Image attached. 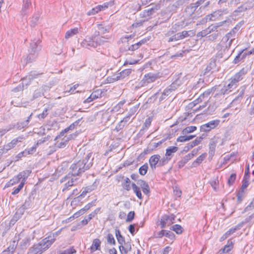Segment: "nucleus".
<instances>
[{"mask_svg": "<svg viewBox=\"0 0 254 254\" xmlns=\"http://www.w3.org/2000/svg\"><path fill=\"white\" fill-rule=\"evenodd\" d=\"M137 184L141 187L143 192L145 194H148L150 192V188L148 184L142 180H139Z\"/></svg>", "mask_w": 254, "mask_h": 254, "instance_id": "4be33fe9", "label": "nucleus"}, {"mask_svg": "<svg viewBox=\"0 0 254 254\" xmlns=\"http://www.w3.org/2000/svg\"><path fill=\"white\" fill-rule=\"evenodd\" d=\"M251 54L252 52H248L246 49L240 51L238 55L236 56L233 62V63L234 64H237L241 62H243L247 56Z\"/></svg>", "mask_w": 254, "mask_h": 254, "instance_id": "ddd939ff", "label": "nucleus"}, {"mask_svg": "<svg viewBox=\"0 0 254 254\" xmlns=\"http://www.w3.org/2000/svg\"><path fill=\"white\" fill-rule=\"evenodd\" d=\"M202 137L196 138L194 140L188 144V149H191L196 145H198L202 140Z\"/></svg>", "mask_w": 254, "mask_h": 254, "instance_id": "09e8293b", "label": "nucleus"}, {"mask_svg": "<svg viewBox=\"0 0 254 254\" xmlns=\"http://www.w3.org/2000/svg\"><path fill=\"white\" fill-rule=\"evenodd\" d=\"M95 34L92 36H86L85 38L81 43V46L90 49L91 48H96L95 43Z\"/></svg>", "mask_w": 254, "mask_h": 254, "instance_id": "9b49d317", "label": "nucleus"}, {"mask_svg": "<svg viewBox=\"0 0 254 254\" xmlns=\"http://www.w3.org/2000/svg\"><path fill=\"white\" fill-rule=\"evenodd\" d=\"M170 160L169 158H168L167 156L163 157V158H160L159 161V166H163L164 165L168 163V162Z\"/></svg>", "mask_w": 254, "mask_h": 254, "instance_id": "69168bd1", "label": "nucleus"}, {"mask_svg": "<svg viewBox=\"0 0 254 254\" xmlns=\"http://www.w3.org/2000/svg\"><path fill=\"white\" fill-rule=\"evenodd\" d=\"M100 211V208L96 209L94 212H92L87 216L85 217V218L82 220L81 222H88L90 221L91 219L94 217L95 215Z\"/></svg>", "mask_w": 254, "mask_h": 254, "instance_id": "de8ad7c7", "label": "nucleus"}, {"mask_svg": "<svg viewBox=\"0 0 254 254\" xmlns=\"http://www.w3.org/2000/svg\"><path fill=\"white\" fill-rule=\"evenodd\" d=\"M196 129V127L195 126H189L184 128L182 131V133L183 134H185L187 133L192 132Z\"/></svg>", "mask_w": 254, "mask_h": 254, "instance_id": "5fc2aeb1", "label": "nucleus"}, {"mask_svg": "<svg viewBox=\"0 0 254 254\" xmlns=\"http://www.w3.org/2000/svg\"><path fill=\"white\" fill-rule=\"evenodd\" d=\"M133 192L135 193L136 196L140 199H142V194L140 189L133 183L131 184Z\"/></svg>", "mask_w": 254, "mask_h": 254, "instance_id": "a18cd8bd", "label": "nucleus"}, {"mask_svg": "<svg viewBox=\"0 0 254 254\" xmlns=\"http://www.w3.org/2000/svg\"><path fill=\"white\" fill-rule=\"evenodd\" d=\"M29 125L28 120L18 122L14 124H11L8 126L9 127H12L11 129L16 128L17 130H21L27 127Z\"/></svg>", "mask_w": 254, "mask_h": 254, "instance_id": "aec40b11", "label": "nucleus"}, {"mask_svg": "<svg viewBox=\"0 0 254 254\" xmlns=\"http://www.w3.org/2000/svg\"><path fill=\"white\" fill-rule=\"evenodd\" d=\"M101 91L97 90L92 93L90 96L85 100V103H90L93 100L99 98L101 96Z\"/></svg>", "mask_w": 254, "mask_h": 254, "instance_id": "cd10ccee", "label": "nucleus"}, {"mask_svg": "<svg viewBox=\"0 0 254 254\" xmlns=\"http://www.w3.org/2000/svg\"><path fill=\"white\" fill-rule=\"evenodd\" d=\"M119 249L121 254H127L131 250V244L129 242H124L123 245L119 246Z\"/></svg>", "mask_w": 254, "mask_h": 254, "instance_id": "412c9836", "label": "nucleus"}, {"mask_svg": "<svg viewBox=\"0 0 254 254\" xmlns=\"http://www.w3.org/2000/svg\"><path fill=\"white\" fill-rule=\"evenodd\" d=\"M131 72V69H126L119 73L114 74L111 77H108V81L109 82H113L121 79H123L129 75Z\"/></svg>", "mask_w": 254, "mask_h": 254, "instance_id": "9d476101", "label": "nucleus"}, {"mask_svg": "<svg viewBox=\"0 0 254 254\" xmlns=\"http://www.w3.org/2000/svg\"><path fill=\"white\" fill-rule=\"evenodd\" d=\"M249 184V182H247V181H243L241 188L237 193L238 201L239 202H241L242 201L243 197L245 196V190L248 187Z\"/></svg>", "mask_w": 254, "mask_h": 254, "instance_id": "a211bd4d", "label": "nucleus"}, {"mask_svg": "<svg viewBox=\"0 0 254 254\" xmlns=\"http://www.w3.org/2000/svg\"><path fill=\"white\" fill-rule=\"evenodd\" d=\"M78 32L79 29L77 27L70 29L65 33V38L66 39H69L78 34Z\"/></svg>", "mask_w": 254, "mask_h": 254, "instance_id": "2f4dec72", "label": "nucleus"}, {"mask_svg": "<svg viewBox=\"0 0 254 254\" xmlns=\"http://www.w3.org/2000/svg\"><path fill=\"white\" fill-rule=\"evenodd\" d=\"M178 150V147L174 146H170L166 150L165 156L171 160L173 156L174 153L176 152Z\"/></svg>", "mask_w": 254, "mask_h": 254, "instance_id": "bb28decb", "label": "nucleus"}, {"mask_svg": "<svg viewBox=\"0 0 254 254\" xmlns=\"http://www.w3.org/2000/svg\"><path fill=\"white\" fill-rule=\"evenodd\" d=\"M40 43V40L39 39L32 41L29 50V54L24 60V62L26 64L32 63L36 60L39 51L41 50V46Z\"/></svg>", "mask_w": 254, "mask_h": 254, "instance_id": "7ed1b4c3", "label": "nucleus"}, {"mask_svg": "<svg viewBox=\"0 0 254 254\" xmlns=\"http://www.w3.org/2000/svg\"><path fill=\"white\" fill-rule=\"evenodd\" d=\"M176 216L173 214L165 215L160 222H173L176 221Z\"/></svg>", "mask_w": 254, "mask_h": 254, "instance_id": "72a5a7b5", "label": "nucleus"}, {"mask_svg": "<svg viewBox=\"0 0 254 254\" xmlns=\"http://www.w3.org/2000/svg\"><path fill=\"white\" fill-rule=\"evenodd\" d=\"M155 11V9L154 8H147L144 11V14L145 16H149L153 14Z\"/></svg>", "mask_w": 254, "mask_h": 254, "instance_id": "680f3d73", "label": "nucleus"}, {"mask_svg": "<svg viewBox=\"0 0 254 254\" xmlns=\"http://www.w3.org/2000/svg\"><path fill=\"white\" fill-rule=\"evenodd\" d=\"M31 172V171L26 170L19 173L18 175L21 179V182H24V184H25L26 180L28 178Z\"/></svg>", "mask_w": 254, "mask_h": 254, "instance_id": "58836bf2", "label": "nucleus"}, {"mask_svg": "<svg viewBox=\"0 0 254 254\" xmlns=\"http://www.w3.org/2000/svg\"><path fill=\"white\" fill-rule=\"evenodd\" d=\"M250 70V67L246 66L245 68H243L238 72L236 73L233 76L231 77V79L237 85H238L239 82L241 81L244 75Z\"/></svg>", "mask_w": 254, "mask_h": 254, "instance_id": "f8f14e48", "label": "nucleus"}, {"mask_svg": "<svg viewBox=\"0 0 254 254\" xmlns=\"http://www.w3.org/2000/svg\"><path fill=\"white\" fill-rule=\"evenodd\" d=\"M49 88L48 86H45L35 90L33 93V98L34 99H36L42 96V95H44V92L48 90Z\"/></svg>", "mask_w": 254, "mask_h": 254, "instance_id": "5701e85b", "label": "nucleus"}, {"mask_svg": "<svg viewBox=\"0 0 254 254\" xmlns=\"http://www.w3.org/2000/svg\"><path fill=\"white\" fill-rule=\"evenodd\" d=\"M21 179L20 178V176L19 177L18 174L14 177L12 179H11L7 184L6 186L7 187H11L14 184H17L19 182L21 183Z\"/></svg>", "mask_w": 254, "mask_h": 254, "instance_id": "ea45409f", "label": "nucleus"}, {"mask_svg": "<svg viewBox=\"0 0 254 254\" xmlns=\"http://www.w3.org/2000/svg\"><path fill=\"white\" fill-rule=\"evenodd\" d=\"M39 74L36 73L35 72H31L30 73L22 79L21 85H19L16 88L13 89L14 92H17L20 90H22L24 86H27L30 83L31 81L35 78H37Z\"/></svg>", "mask_w": 254, "mask_h": 254, "instance_id": "39448f33", "label": "nucleus"}, {"mask_svg": "<svg viewBox=\"0 0 254 254\" xmlns=\"http://www.w3.org/2000/svg\"><path fill=\"white\" fill-rule=\"evenodd\" d=\"M100 241L96 239H94L93 241L92 245L90 247V250L92 252H95L96 250H100Z\"/></svg>", "mask_w": 254, "mask_h": 254, "instance_id": "e433bc0d", "label": "nucleus"}, {"mask_svg": "<svg viewBox=\"0 0 254 254\" xmlns=\"http://www.w3.org/2000/svg\"><path fill=\"white\" fill-rule=\"evenodd\" d=\"M76 253V251L73 248H70V249H66L63 251H60L59 253L60 254H73Z\"/></svg>", "mask_w": 254, "mask_h": 254, "instance_id": "e2e57ef3", "label": "nucleus"}, {"mask_svg": "<svg viewBox=\"0 0 254 254\" xmlns=\"http://www.w3.org/2000/svg\"><path fill=\"white\" fill-rule=\"evenodd\" d=\"M232 248V244L231 243L230 244L226 245L225 246L223 249L220 250V252H223L224 254H229V252Z\"/></svg>", "mask_w": 254, "mask_h": 254, "instance_id": "6e6d98bb", "label": "nucleus"}, {"mask_svg": "<svg viewBox=\"0 0 254 254\" xmlns=\"http://www.w3.org/2000/svg\"><path fill=\"white\" fill-rule=\"evenodd\" d=\"M116 235L117 237V239L118 240V242L121 245H123V243H124L125 240L124 238L123 237V236L121 235L120 232L118 230H116Z\"/></svg>", "mask_w": 254, "mask_h": 254, "instance_id": "bf43d9fd", "label": "nucleus"}, {"mask_svg": "<svg viewBox=\"0 0 254 254\" xmlns=\"http://www.w3.org/2000/svg\"><path fill=\"white\" fill-rule=\"evenodd\" d=\"M228 13V11L227 9H224L223 10L219 9L218 10L214 12L213 13H211L210 15H208L209 16V20L211 21H214L215 20V17L221 16L224 14H227Z\"/></svg>", "mask_w": 254, "mask_h": 254, "instance_id": "b1692460", "label": "nucleus"}, {"mask_svg": "<svg viewBox=\"0 0 254 254\" xmlns=\"http://www.w3.org/2000/svg\"><path fill=\"white\" fill-rule=\"evenodd\" d=\"M24 139L23 135H20L13 139L10 142L5 144L2 148L0 149V155H1L14 148L18 142H21Z\"/></svg>", "mask_w": 254, "mask_h": 254, "instance_id": "423d86ee", "label": "nucleus"}, {"mask_svg": "<svg viewBox=\"0 0 254 254\" xmlns=\"http://www.w3.org/2000/svg\"><path fill=\"white\" fill-rule=\"evenodd\" d=\"M170 230L175 231L177 234H180L183 232V228L178 224H175L171 226L169 228Z\"/></svg>", "mask_w": 254, "mask_h": 254, "instance_id": "c03bdc74", "label": "nucleus"}, {"mask_svg": "<svg viewBox=\"0 0 254 254\" xmlns=\"http://www.w3.org/2000/svg\"><path fill=\"white\" fill-rule=\"evenodd\" d=\"M94 183L92 185L87 186L85 188H83L82 193L80 194L79 196L84 197L87 193H89L92 190H94L96 188V186Z\"/></svg>", "mask_w": 254, "mask_h": 254, "instance_id": "c756f323", "label": "nucleus"}, {"mask_svg": "<svg viewBox=\"0 0 254 254\" xmlns=\"http://www.w3.org/2000/svg\"><path fill=\"white\" fill-rule=\"evenodd\" d=\"M134 37V35L130 34V35H126L123 37H122L121 38V40L123 43H124L125 45L126 43L129 44V41L130 40H131L132 38Z\"/></svg>", "mask_w": 254, "mask_h": 254, "instance_id": "864d4df0", "label": "nucleus"}, {"mask_svg": "<svg viewBox=\"0 0 254 254\" xmlns=\"http://www.w3.org/2000/svg\"><path fill=\"white\" fill-rule=\"evenodd\" d=\"M195 153H196V151H195L194 149L192 151V153H189L188 155H186L182 159V160L181 161V163H182V165H184L190 160L194 156Z\"/></svg>", "mask_w": 254, "mask_h": 254, "instance_id": "37998d69", "label": "nucleus"}, {"mask_svg": "<svg viewBox=\"0 0 254 254\" xmlns=\"http://www.w3.org/2000/svg\"><path fill=\"white\" fill-rule=\"evenodd\" d=\"M103 6L100 5H97L95 7L92 8L91 10L88 11L87 14L88 15H94L96 13H98L99 11L101 10V7Z\"/></svg>", "mask_w": 254, "mask_h": 254, "instance_id": "8fccbe9b", "label": "nucleus"}, {"mask_svg": "<svg viewBox=\"0 0 254 254\" xmlns=\"http://www.w3.org/2000/svg\"><path fill=\"white\" fill-rule=\"evenodd\" d=\"M24 185V182H21L18 186L12 192L11 194L12 195H15L19 193L20 190L23 188Z\"/></svg>", "mask_w": 254, "mask_h": 254, "instance_id": "0e129e2a", "label": "nucleus"}, {"mask_svg": "<svg viewBox=\"0 0 254 254\" xmlns=\"http://www.w3.org/2000/svg\"><path fill=\"white\" fill-rule=\"evenodd\" d=\"M123 181L122 183V186L124 190H129L131 189L130 184V180L127 177H123Z\"/></svg>", "mask_w": 254, "mask_h": 254, "instance_id": "f704fd0d", "label": "nucleus"}, {"mask_svg": "<svg viewBox=\"0 0 254 254\" xmlns=\"http://www.w3.org/2000/svg\"><path fill=\"white\" fill-rule=\"evenodd\" d=\"M159 77V73H148L144 75V77L140 81V84L142 86H146L148 84L155 81Z\"/></svg>", "mask_w": 254, "mask_h": 254, "instance_id": "1a4fd4ad", "label": "nucleus"}, {"mask_svg": "<svg viewBox=\"0 0 254 254\" xmlns=\"http://www.w3.org/2000/svg\"><path fill=\"white\" fill-rule=\"evenodd\" d=\"M92 206V203H88L84 206V207L80 210L78 212L75 213L74 217H78L79 215L83 214L86 211L88 210Z\"/></svg>", "mask_w": 254, "mask_h": 254, "instance_id": "49530a36", "label": "nucleus"}, {"mask_svg": "<svg viewBox=\"0 0 254 254\" xmlns=\"http://www.w3.org/2000/svg\"><path fill=\"white\" fill-rule=\"evenodd\" d=\"M98 29L99 31L97 32V35H99L100 33L104 34L109 32L110 27L109 26H105L103 24H98Z\"/></svg>", "mask_w": 254, "mask_h": 254, "instance_id": "7c9ffc66", "label": "nucleus"}, {"mask_svg": "<svg viewBox=\"0 0 254 254\" xmlns=\"http://www.w3.org/2000/svg\"><path fill=\"white\" fill-rule=\"evenodd\" d=\"M206 153H203L200 155L199 157H198L192 163V167H196L198 166L201 162L203 161V160L206 157Z\"/></svg>", "mask_w": 254, "mask_h": 254, "instance_id": "473e14b6", "label": "nucleus"}, {"mask_svg": "<svg viewBox=\"0 0 254 254\" xmlns=\"http://www.w3.org/2000/svg\"><path fill=\"white\" fill-rule=\"evenodd\" d=\"M48 115V109L45 108L43 112L41 114L37 115V117L39 120H43L45 119Z\"/></svg>", "mask_w": 254, "mask_h": 254, "instance_id": "052dcab7", "label": "nucleus"}, {"mask_svg": "<svg viewBox=\"0 0 254 254\" xmlns=\"http://www.w3.org/2000/svg\"><path fill=\"white\" fill-rule=\"evenodd\" d=\"M55 240L56 239L54 238V235H53L48 236L40 242L44 251L47 250L52 245V244L55 242Z\"/></svg>", "mask_w": 254, "mask_h": 254, "instance_id": "2eb2a0df", "label": "nucleus"}, {"mask_svg": "<svg viewBox=\"0 0 254 254\" xmlns=\"http://www.w3.org/2000/svg\"><path fill=\"white\" fill-rule=\"evenodd\" d=\"M216 66V63L214 59H211L209 64L206 66L204 69V75L209 72L212 69H214Z\"/></svg>", "mask_w": 254, "mask_h": 254, "instance_id": "4c0bfd02", "label": "nucleus"}, {"mask_svg": "<svg viewBox=\"0 0 254 254\" xmlns=\"http://www.w3.org/2000/svg\"><path fill=\"white\" fill-rule=\"evenodd\" d=\"M93 160L92 153H88L82 160L71 165L69 173L75 177L80 176L92 166Z\"/></svg>", "mask_w": 254, "mask_h": 254, "instance_id": "f257e3e1", "label": "nucleus"}, {"mask_svg": "<svg viewBox=\"0 0 254 254\" xmlns=\"http://www.w3.org/2000/svg\"><path fill=\"white\" fill-rule=\"evenodd\" d=\"M219 120H212L208 123L202 125L200 127L201 132H209L213 129L215 128L220 124Z\"/></svg>", "mask_w": 254, "mask_h": 254, "instance_id": "6e6552de", "label": "nucleus"}, {"mask_svg": "<svg viewBox=\"0 0 254 254\" xmlns=\"http://www.w3.org/2000/svg\"><path fill=\"white\" fill-rule=\"evenodd\" d=\"M237 86L238 85H237L236 83H235L231 79H230L228 84L221 88L220 91V93L223 95L228 94Z\"/></svg>", "mask_w": 254, "mask_h": 254, "instance_id": "4468645a", "label": "nucleus"}, {"mask_svg": "<svg viewBox=\"0 0 254 254\" xmlns=\"http://www.w3.org/2000/svg\"><path fill=\"white\" fill-rule=\"evenodd\" d=\"M30 253L32 254H41L44 251L41 244L34 245L32 248L30 249Z\"/></svg>", "mask_w": 254, "mask_h": 254, "instance_id": "a878e982", "label": "nucleus"}, {"mask_svg": "<svg viewBox=\"0 0 254 254\" xmlns=\"http://www.w3.org/2000/svg\"><path fill=\"white\" fill-rule=\"evenodd\" d=\"M218 138L217 137L214 136L213 138L211 139L209 142V153L211 155H213L214 154L215 147L218 143Z\"/></svg>", "mask_w": 254, "mask_h": 254, "instance_id": "393cba45", "label": "nucleus"}, {"mask_svg": "<svg viewBox=\"0 0 254 254\" xmlns=\"http://www.w3.org/2000/svg\"><path fill=\"white\" fill-rule=\"evenodd\" d=\"M216 108V107L215 105H214V104L210 105L208 107L205 113L207 115H212L213 114V113L214 112V111H215Z\"/></svg>", "mask_w": 254, "mask_h": 254, "instance_id": "4d7b16f0", "label": "nucleus"}, {"mask_svg": "<svg viewBox=\"0 0 254 254\" xmlns=\"http://www.w3.org/2000/svg\"><path fill=\"white\" fill-rule=\"evenodd\" d=\"M77 178L73 176H71L70 173L61 179V182L66 183L63 188V191H64L69 189L70 187L75 185L77 183Z\"/></svg>", "mask_w": 254, "mask_h": 254, "instance_id": "0eeeda50", "label": "nucleus"}, {"mask_svg": "<svg viewBox=\"0 0 254 254\" xmlns=\"http://www.w3.org/2000/svg\"><path fill=\"white\" fill-rule=\"evenodd\" d=\"M210 33L209 28H207L204 30L198 32L197 34V36L198 37H203L206 36L207 35Z\"/></svg>", "mask_w": 254, "mask_h": 254, "instance_id": "13d9d810", "label": "nucleus"}, {"mask_svg": "<svg viewBox=\"0 0 254 254\" xmlns=\"http://www.w3.org/2000/svg\"><path fill=\"white\" fill-rule=\"evenodd\" d=\"M178 8H179L177 6L176 3L174 2L173 4H170L168 6L167 10L168 12L172 14L175 12Z\"/></svg>", "mask_w": 254, "mask_h": 254, "instance_id": "3c124183", "label": "nucleus"}, {"mask_svg": "<svg viewBox=\"0 0 254 254\" xmlns=\"http://www.w3.org/2000/svg\"><path fill=\"white\" fill-rule=\"evenodd\" d=\"M139 48L138 44L134 43L131 45L127 44V45H124L123 47L120 48L121 52H133Z\"/></svg>", "mask_w": 254, "mask_h": 254, "instance_id": "6ab92c4d", "label": "nucleus"}, {"mask_svg": "<svg viewBox=\"0 0 254 254\" xmlns=\"http://www.w3.org/2000/svg\"><path fill=\"white\" fill-rule=\"evenodd\" d=\"M210 184L213 189L216 190L218 184V180L217 178L214 179L210 181Z\"/></svg>", "mask_w": 254, "mask_h": 254, "instance_id": "774afa93", "label": "nucleus"}, {"mask_svg": "<svg viewBox=\"0 0 254 254\" xmlns=\"http://www.w3.org/2000/svg\"><path fill=\"white\" fill-rule=\"evenodd\" d=\"M148 165L147 163H145L144 165L141 166L139 169V173L141 175H145L148 170Z\"/></svg>", "mask_w": 254, "mask_h": 254, "instance_id": "603ef678", "label": "nucleus"}, {"mask_svg": "<svg viewBox=\"0 0 254 254\" xmlns=\"http://www.w3.org/2000/svg\"><path fill=\"white\" fill-rule=\"evenodd\" d=\"M247 9V7H246L245 6L242 5L240 6H239L234 11L235 15H238L239 13H241L242 12L245 11Z\"/></svg>", "mask_w": 254, "mask_h": 254, "instance_id": "338daca9", "label": "nucleus"}, {"mask_svg": "<svg viewBox=\"0 0 254 254\" xmlns=\"http://www.w3.org/2000/svg\"><path fill=\"white\" fill-rule=\"evenodd\" d=\"M198 6L195 5V3L190 4L186 8V12L189 15H191L195 11Z\"/></svg>", "mask_w": 254, "mask_h": 254, "instance_id": "c9c22d12", "label": "nucleus"}, {"mask_svg": "<svg viewBox=\"0 0 254 254\" xmlns=\"http://www.w3.org/2000/svg\"><path fill=\"white\" fill-rule=\"evenodd\" d=\"M31 0H23V6L21 10V14L25 15L27 13V10L28 9L29 5L31 4Z\"/></svg>", "mask_w": 254, "mask_h": 254, "instance_id": "79ce46f5", "label": "nucleus"}, {"mask_svg": "<svg viewBox=\"0 0 254 254\" xmlns=\"http://www.w3.org/2000/svg\"><path fill=\"white\" fill-rule=\"evenodd\" d=\"M160 158V156L158 154L153 155L150 157L149 162L150 167L152 170L159 166Z\"/></svg>", "mask_w": 254, "mask_h": 254, "instance_id": "f3484780", "label": "nucleus"}, {"mask_svg": "<svg viewBox=\"0 0 254 254\" xmlns=\"http://www.w3.org/2000/svg\"><path fill=\"white\" fill-rule=\"evenodd\" d=\"M181 28V25L179 22L175 23L171 27L165 34L166 36L168 37V42H177L186 38L192 37L195 35V31L193 30L178 32Z\"/></svg>", "mask_w": 254, "mask_h": 254, "instance_id": "f03ea898", "label": "nucleus"}, {"mask_svg": "<svg viewBox=\"0 0 254 254\" xmlns=\"http://www.w3.org/2000/svg\"><path fill=\"white\" fill-rule=\"evenodd\" d=\"M94 34H95V40L96 48L98 46L103 45L105 42L107 41V38H105L104 37L98 36V35H97L96 33H95Z\"/></svg>", "mask_w": 254, "mask_h": 254, "instance_id": "a19ab883", "label": "nucleus"}, {"mask_svg": "<svg viewBox=\"0 0 254 254\" xmlns=\"http://www.w3.org/2000/svg\"><path fill=\"white\" fill-rule=\"evenodd\" d=\"M34 238V236H30L25 238L22 239L19 243L20 247L22 249L26 248L30 244V242L31 240Z\"/></svg>", "mask_w": 254, "mask_h": 254, "instance_id": "c85d7f7f", "label": "nucleus"}, {"mask_svg": "<svg viewBox=\"0 0 254 254\" xmlns=\"http://www.w3.org/2000/svg\"><path fill=\"white\" fill-rule=\"evenodd\" d=\"M72 134H70L68 136L66 135L62 138L61 141L60 142L59 141H57V142L55 144V147L58 148H63L65 147L67 142L72 138Z\"/></svg>", "mask_w": 254, "mask_h": 254, "instance_id": "dca6fc26", "label": "nucleus"}, {"mask_svg": "<svg viewBox=\"0 0 254 254\" xmlns=\"http://www.w3.org/2000/svg\"><path fill=\"white\" fill-rule=\"evenodd\" d=\"M237 30V27L236 26L222 38L221 43L222 44H225V48L227 50L235 40L236 33Z\"/></svg>", "mask_w": 254, "mask_h": 254, "instance_id": "20e7f679", "label": "nucleus"}]
</instances>
